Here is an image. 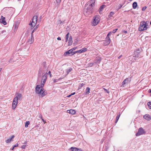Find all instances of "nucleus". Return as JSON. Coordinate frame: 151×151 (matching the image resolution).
Segmentation results:
<instances>
[{"instance_id":"dca6fc26","label":"nucleus","mask_w":151,"mask_h":151,"mask_svg":"<svg viewBox=\"0 0 151 151\" xmlns=\"http://www.w3.org/2000/svg\"><path fill=\"white\" fill-rule=\"evenodd\" d=\"M144 119L147 120L149 121L151 119V117L148 114H145L143 116Z\"/></svg>"},{"instance_id":"864d4df0","label":"nucleus","mask_w":151,"mask_h":151,"mask_svg":"<svg viewBox=\"0 0 151 151\" xmlns=\"http://www.w3.org/2000/svg\"><path fill=\"white\" fill-rule=\"evenodd\" d=\"M57 81H57V80H56V79H54V80L53 81H54V83H56V82H57Z\"/></svg>"},{"instance_id":"37998d69","label":"nucleus","mask_w":151,"mask_h":151,"mask_svg":"<svg viewBox=\"0 0 151 151\" xmlns=\"http://www.w3.org/2000/svg\"><path fill=\"white\" fill-rule=\"evenodd\" d=\"M57 3L60 4L61 2V0H56Z\"/></svg>"},{"instance_id":"6ab92c4d","label":"nucleus","mask_w":151,"mask_h":151,"mask_svg":"<svg viewBox=\"0 0 151 151\" xmlns=\"http://www.w3.org/2000/svg\"><path fill=\"white\" fill-rule=\"evenodd\" d=\"M14 137V135H12L10 138H9V139L6 140V142L7 143H9L10 142H11V141H13V138Z\"/></svg>"},{"instance_id":"c85d7f7f","label":"nucleus","mask_w":151,"mask_h":151,"mask_svg":"<svg viewBox=\"0 0 151 151\" xmlns=\"http://www.w3.org/2000/svg\"><path fill=\"white\" fill-rule=\"evenodd\" d=\"M90 90V88L89 87H87L86 89V94H88L89 93Z\"/></svg>"},{"instance_id":"b1692460","label":"nucleus","mask_w":151,"mask_h":151,"mask_svg":"<svg viewBox=\"0 0 151 151\" xmlns=\"http://www.w3.org/2000/svg\"><path fill=\"white\" fill-rule=\"evenodd\" d=\"M105 6V5H102L100 7L99 10V12L100 13V12L102 10L104 9V8Z\"/></svg>"},{"instance_id":"3c124183","label":"nucleus","mask_w":151,"mask_h":151,"mask_svg":"<svg viewBox=\"0 0 151 151\" xmlns=\"http://www.w3.org/2000/svg\"><path fill=\"white\" fill-rule=\"evenodd\" d=\"M148 92L151 93L150 96H151V89H150L148 90Z\"/></svg>"},{"instance_id":"ea45409f","label":"nucleus","mask_w":151,"mask_h":151,"mask_svg":"<svg viewBox=\"0 0 151 151\" xmlns=\"http://www.w3.org/2000/svg\"><path fill=\"white\" fill-rule=\"evenodd\" d=\"M122 6V5L121 4H120L118 6V9H121Z\"/></svg>"},{"instance_id":"7c9ffc66","label":"nucleus","mask_w":151,"mask_h":151,"mask_svg":"<svg viewBox=\"0 0 151 151\" xmlns=\"http://www.w3.org/2000/svg\"><path fill=\"white\" fill-rule=\"evenodd\" d=\"M140 52V50L139 49H137L135 52V53L139 54Z\"/></svg>"},{"instance_id":"f8f14e48","label":"nucleus","mask_w":151,"mask_h":151,"mask_svg":"<svg viewBox=\"0 0 151 151\" xmlns=\"http://www.w3.org/2000/svg\"><path fill=\"white\" fill-rule=\"evenodd\" d=\"M71 151H82V149L81 148H78L75 147H71L70 149Z\"/></svg>"},{"instance_id":"393cba45","label":"nucleus","mask_w":151,"mask_h":151,"mask_svg":"<svg viewBox=\"0 0 151 151\" xmlns=\"http://www.w3.org/2000/svg\"><path fill=\"white\" fill-rule=\"evenodd\" d=\"M85 84L84 83H80L78 87V89L79 90L81 88L83 87Z\"/></svg>"},{"instance_id":"603ef678","label":"nucleus","mask_w":151,"mask_h":151,"mask_svg":"<svg viewBox=\"0 0 151 151\" xmlns=\"http://www.w3.org/2000/svg\"><path fill=\"white\" fill-rule=\"evenodd\" d=\"M111 33V32H109V33L107 35V36H109V35H110Z\"/></svg>"},{"instance_id":"412c9836","label":"nucleus","mask_w":151,"mask_h":151,"mask_svg":"<svg viewBox=\"0 0 151 151\" xmlns=\"http://www.w3.org/2000/svg\"><path fill=\"white\" fill-rule=\"evenodd\" d=\"M129 79L128 78L124 79L122 83V86H124L125 84L129 82Z\"/></svg>"},{"instance_id":"ddd939ff","label":"nucleus","mask_w":151,"mask_h":151,"mask_svg":"<svg viewBox=\"0 0 151 151\" xmlns=\"http://www.w3.org/2000/svg\"><path fill=\"white\" fill-rule=\"evenodd\" d=\"M5 17H3L2 16H1V19H0V22L3 24L4 25H5L6 24V22L5 21Z\"/></svg>"},{"instance_id":"c03bdc74","label":"nucleus","mask_w":151,"mask_h":151,"mask_svg":"<svg viewBox=\"0 0 151 151\" xmlns=\"http://www.w3.org/2000/svg\"><path fill=\"white\" fill-rule=\"evenodd\" d=\"M47 75H48V74H49V75H50V77H51V72H50V71H49L48 72V73H47Z\"/></svg>"},{"instance_id":"338daca9","label":"nucleus","mask_w":151,"mask_h":151,"mask_svg":"<svg viewBox=\"0 0 151 151\" xmlns=\"http://www.w3.org/2000/svg\"><path fill=\"white\" fill-rule=\"evenodd\" d=\"M150 25H151V21H150Z\"/></svg>"},{"instance_id":"20e7f679","label":"nucleus","mask_w":151,"mask_h":151,"mask_svg":"<svg viewBox=\"0 0 151 151\" xmlns=\"http://www.w3.org/2000/svg\"><path fill=\"white\" fill-rule=\"evenodd\" d=\"M38 16L37 15L34 16L32 18L31 22L29 24V25L31 26V29H33L37 24V20Z\"/></svg>"},{"instance_id":"de8ad7c7","label":"nucleus","mask_w":151,"mask_h":151,"mask_svg":"<svg viewBox=\"0 0 151 151\" xmlns=\"http://www.w3.org/2000/svg\"><path fill=\"white\" fill-rule=\"evenodd\" d=\"M18 144H16L14 145L13 147H14V148H15V147H17L18 146Z\"/></svg>"},{"instance_id":"49530a36","label":"nucleus","mask_w":151,"mask_h":151,"mask_svg":"<svg viewBox=\"0 0 151 151\" xmlns=\"http://www.w3.org/2000/svg\"><path fill=\"white\" fill-rule=\"evenodd\" d=\"M26 147V145H23L22 146V149H25V148Z\"/></svg>"},{"instance_id":"79ce46f5","label":"nucleus","mask_w":151,"mask_h":151,"mask_svg":"<svg viewBox=\"0 0 151 151\" xmlns=\"http://www.w3.org/2000/svg\"><path fill=\"white\" fill-rule=\"evenodd\" d=\"M77 48L76 47H75L73 48H72L71 49L72 50V51L73 52V51L74 50H75Z\"/></svg>"},{"instance_id":"a19ab883","label":"nucleus","mask_w":151,"mask_h":151,"mask_svg":"<svg viewBox=\"0 0 151 151\" xmlns=\"http://www.w3.org/2000/svg\"><path fill=\"white\" fill-rule=\"evenodd\" d=\"M146 8H147L146 6L144 7H142V11H144L146 9Z\"/></svg>"},{"instance_id":"1a4fd4ad","label":"nucleus","mask_w":151,"mask_h":151,"mask_svg":"<svg viewBox=\"0 0 151 151\" xmlns=\"http://www.w3.org/2000/svg\"><path fill=\"white\" fill-rule=\"evenodd\" d=\"M144 133V131L142 127L140 128L138 130V132L136 133V136H138Z\"/></svg>"},{"instance_id":"774afa93","label":"nucleus","mask_w":151,"mask_h":151,"mask_svg":"<svg viewBox=\"0 0 151 151\" xmlns=\"http://www.w3.org/2000/svg\"><path fill=\"white\" fill-rule=\"evenodd\" d=\"M130 1H132V0H129Z\"/></svg>"},{"instance_id":"c756f323","label":"nucleus","mask_w":151,"mask_h":151,"mask_svg":"<svg viewBox=\"0 0 151 151\" xmlns=\"http://www.w3.org/2000/svg\"><path fill=\"white\" fill-rule=\"evenodd\" d=\"M30 122L29 121H27L25 123V127H28V125L29 124Z\"/></svg>"},{"instance_id":"58836bf2","label":"nucleus","mask_w":151,"mask_h":151,"mask_svg":"<svg viewBox=\"0 0 151 151\" xmlns=\"http://www.w3.org/2000/svg\"><path fill=\"white\" fill-rule=\"evenodd\" d=\"M118 30V29H116L114 30H113L112 32L114 33H115L116 32V31Z\"/></svg>"},{"instance_id":"423d86ee","label":"nucleus","mask_w":151,"mask_h":151,"mask_svg":"<svg viewBox=\"0 0 151 151\" xmlns=\"http://www.w3.org/2000/svg\"><path fill=\"white\" fill-rule=\"evenodd\" d=\"M47 72L46 73L44 74L43 73L42 74V79L41 81V83L42 84V85H44L47 80Z\"/></svg>"},{"instance_id":"e2e57ef3","label":"nucleus","mask_w":151,"mask_h":151,"mask_svg":"<svg viewBox=\"0 0 151 151\" xmlns=\"http://www.w3.org/2000/svg\"><path fill=\"white\" fill-rule=\"evenodd\" d=\"M118 120L116 119V120L115 121V123H116L117 122H118Z\"/></svg>"},{"instance_id":"4d7b16f0","label":"nucleus","mask_w":151,"mask_h":151,"mask_svg":"<svg viewBox=\"0 0 151 151\" xmlns=\"http://www.w3.org/2000/svg\"><path fill=\"white\" fill-rule=\"evenodd\" d=\"M41 119L43 122H44V123L45 122V121L44 119H43L42 118Z\"/></svg>"},{"instance_id":"2f4dec72","label":"nucleus","mask_w":151,"mask_h":151,"mask_svg":"<svg viewBox=\"0 0 151 151\" xmlns=\"http://www.w3.org/2000/svg\"><path fill=\"white\" fill-rule=\"evenodd\" d=\"M42 65L43 66V68H45V69L46 68V62H44L43 63Z\"/></svg>"},{"instance_id":"69168bd1","label":"nucleus","mask_w":151,"mask_h":151,"mask_svg":"<svg viewBox=\"0 0 151 151\" xmlns=\"http://www.w3.org/2000/svg\"><path fill=\"white\" fill-rule=\"evenodd\" d=\"M2 70V68H1L0 69V71H1Z\"/></svg>"},{"instance_id":"f257e3e1","label":"nucleus","mask_w":151,"mask_h":151,"mask_svg":"<svg viewBox=\"0 0 151 151\" xmlns=\"http://www.w3.org/2000/svg\"><path fill=\"white\" fill-rule=\"evenodd\" d=\"M95 0H91L87 3L84 9L85 14L89 15L92 14L94 10Z\"/></svg>"},{"instance_id":"9d476101","label":"nucleus","mask_w":151,"mask_h":151,"mask_svg":"<svg viewBox=\"0 0 151 151\" xmlns=\"http://www.w3.org/2000/svg\"><path fill=\"white\" fill-rule=\"evenodd\" d=\"M87 49L86 48L84 47V48H83L78 50L74 51V53L73 54H75L76 53H81L82 52H85L87 51Z\"/></svg>"},{"instance_id":"9b49d317","label":"nucleus","mask_w":151,"mask_h":151,"mask_svg":"<svg viewBox=\"0 0 151 151\" xmlns=\"http://www.w3.org/2000/svg\"><path fill=\"white\" fill-rule=\"evenodd\" d=\"M74 52H73L72 50L71 49L67 51L65 53L64 55H66L68 54L69 56H72L74 54Z\"/></svg>"},{"instance_id":"09e8293b","label":"nucleus","mask_w":151,"mask_h":151,"mask_svg":"<svg viewBox=\"0 0 151 151\" xmlns=\"http://www.w3.org/2000/svg\"><path fill=\"white\" fill-rule=\"evenodd\" d=\"M57 40H61V38H60V37H58L57 38Z\"/></svg>"},{"instance_id":"6e6d98bb","label":"nucleus","mask_w":151,"mask_h":151,"mask_svg":"<svg viewBox=\"0 0 151 151\" xmlns=\"http://www.w3.org/2000/svg\"><path fill=\"white\" fill-rule=\"evenodd\" d=\"M39 117L41 119L42 118V116L40 114L39 115Z\"/></svg>"},{"instance_id":"f3484780","label":"nucleus","mask_w":151,"mask_h":151,"mask_svg":"<svg viewBox=\"0 0 151 151\" xmlns=\"http://www.w3.org/2000/svg\"><path fill=\"white\" fill-rule=\"evenodd\" d=\"M43 69L42 67H41L39 69L38 72V77H40L42 72L43 71Z\"/></svg>"},{"instance_id":"bf43d9fd","label":"nucleus","mask_w":151,"mask_h":151,"mask_svg":"<svg viewBox=\"0 0 151 151\" xmlns=\"http://www.w3.org/2000/svg\"><path fill=\"white\" fill-rule=\"evenodd\" d=\"M71 96H72V95L70 94V95H68V96H67V97H70Z\"/></svg>"},{"instance_id":"f03ea898","label":"nucleus","mask_w":151,"mask_h":151,"mask_svg":"<svg viewBox=\"0 0 151 151\" xmlns=\"http://www.w3.org/2000/svg\"><path fill=\"white\" fill-rule=\"evenodd\" d=\"M44 86H42V84L41 83V85H37L36 86V93L39 94L40 97H42L47 94V92L44 91V89L43 88Z\"/></svg>"},{"instance_id":"e433bc0d","label":"nucleus","mask_w":151,"mask_h":151,"mask_svg":"<svg viewBox=\"0 0 151 151\" xmlns=\"http://www.w3.org/2000/svg\"><path fill=\"white\" fill-rule=\"evenodd\" d=\"M106 40H109V41H111L109 36H107V35L106 37Z\"/></svg>"},{"instance_id":"cd10ccee","label":"nucleus","mask_w":151,"mask_h":151,"mask_svg":"<svg viewBox=\"0 0 151 151\" xmlns=\"http://www.w3.org/2000/svg\"><path fill=\"white\" fill-rule=\"evenodd\" d=\"M39 24H37L36 25V27L34 29L32 33H34V32L37 29L38 27H39Z\"/></svg>"},{"instance_id":"a18cd8bd","label":"nucleus","mask_w":151,"mask_h":151,"mask_svg":"<svg viewBox=\"0 0 151 151\" xmlns=\"http://www.w3.org/2000/svg\"><path fill=\"white\" fill-rule=\"evenodd\" d=\"M60 24H63L64 23V21H62L60 20Z\"/></svg>"},{"instance_id":"72a5a7b5","label":"nucleus","mask_w":151,"mask_h":151,"mask_svg":"<svg viewBox=\"0 0 151 151\" xmlns=\"http://www.w3.org/2000/svg\"><path fill=\"white\" fill-rule=\"evenodd\" d=\"M114 12H111L110 13V14L109 15V17H112V16L114 14Z\"/></svg>"},{"instance_id":"0eeeda50","label":"nucleus","mask_w":151,"mask_h":151,"mask_svg":"<svg viewBox=\"0 0 151 151\" xmlns=\"http://www.w3.org/2000/svg\"><path fill=\"white\" fill-rule=\"evenodd\" d=\"M15 99H17V101H21L22 99V94L18 92H16L15 94Z\"/></svg>"},{"instance_id":"c9c22d12","label":"nucleus","mask_w":151,"mask_h":151,"mask_svg":"<svg viewBox=\"0 0 151 151\" xmlns=\"http://www.w3.org/2000/svg\"><path fill=\"white\" fill-rule=\"evenodd\" d=\"M94 63H89L88 64V66L90 67H92Z\"/></svg>"},{"instance_id":"4468645a","label":"nucleus","mask_w":151,"mask_h":151,"mask_svg":"<svg viewBox=\"0 0 151 151\" xmlns=\"http://www.w3.org/2000/svg\"><path fill=\"white\" fill-rule=\"evenodd\" d=\"M101 60V58L99 57H97L95 60L94 63L96 64L99 63Z\"/></svg>"},{"instance_id":"39448f33","label":"nucleus","mask_w":151,"mask_h":151,"mask_svg":"<svg viewBox=\"0 0 151 151\" xmlns=\"http://www.w3.org/2000/svg\"><path fill=\"white\" fill-rule=\"evenodd\" d=\"M99 22L100 19L99 16L96 15L93 17V20L91 22V24L92 26H96Z\"/></svg>"},{"instance_id":"0e129e2a","label":"nucleus","mask_w":151,"mask_h":151,"mask_svg":"<svg viewBox=\"0 0 151 151\" xmlns=\"http://www.w3.org/2000/svg\"><path fill=\"white\" fill-rule=\"evenodd\" d=\"M14 147H13L11 149L12 150H13L14 149Z\"/></svg>"},{"instance_id":"f704fd0d","label":"nucleus","mask_w":151,"mask_h":151,"mask_svg":"<svg viewBox=\"0 0 151 151\" xmlns=\"http://www.w3.org/2000/svg\"><path fill=\"white\" fill-rule=\"evenodd\" d=\"M147 105L150 109H151V102H148Z\"/></svg>"},{"instance_id":"680f3d73","label":"nucleus","mask_w":151,"mask_h":151,"mask_svg":"<svg viewBox=\"0 0 151 151\" xmlns=\"http://www.w3.org/2000/svg\"><path fill=\"white\" fill-rule=\"evenodd\" d=\"M118 120L116 119V120L115 121V123H116L117 122H118Z\"/></svg>"},{"instance_id":"bb28decb","label":"nucleus","mask_w":151,"mask_h":151,"mask_svg":"<svg viewBox=\"0 0 151 151\" xmlns=\"http://www.w3.org/2000/svg\"><path fill=\"white\" fill-rule=\"evenodd\" d=\"M72 70V68H69L67 70L66 73L67 74H68Z\"/></svg>"},{"instance_id":"473e14b6","label":"nucleus","mask_w":151,"mask_h":151,"mask_svg":"<svg viewBox=\"0 0 151 151\" xmlns=\"http://www.w3.org/2000/svg\"><path fill=\"white\" fill-rule=\"evenodd\" d=\"M139 54H136L134 52V54L133 57H135L136 58H138L139 57Z\"/></svg>"},{"instance_id":"052dcab7","label":"nucleus","mask_w":151,"mask_h":151,"mask_svg":"<svg viewBox=\"0 0 151 151\" xmlns=\"http://www.w3.org/2000/svg\"><path fill=\"white\" fill-rule=\"evenodd\" d=\"M75 94V92H74L72 93H71V94L72 95H73Z\"/></svg>"},{"instance_id":"a211bd4d","label":"nucleus","mask_w":151,"mask_h":151,"mask_svg":"<svg viewBox=\"0 0 151 151\" xmlns=\"http://www.w3.org/2000/svg\"><path fill=\"white\" fill-rule=\"evenodd\" d=\"M67 112L71 114H76V111L73 109L68 110L67 111Z\"/></svg>"},{"instance_id":"aec40b11","label":"nucleus","mask_w":151,"mask_h":151,"mask_svg":"<svg viewBox=\"0 0 151 151\" xmlns=\"http://www.w3.org/2000/svg\"><path fill=\"white\" fill-rule=\"evenodd\" d=\"M73 42L72 37L71 36H70L69 38L68 42V45L69 46L71 45Z\"/></svg>"},{"instance_id":"6e6552de","label":"nucleus","mask_w":151,"mask_h":151,"mask_svg":"<svg viewBox=\"0 0 151 151\" xmlns=\"http://www.w3.org/2000/svg\"><path fill=\"white\" fill-rule=\"evenodd\" d=\"M18 104V101L17 99L14 98L12 104V107L13 109H14Z\"/></svg>"},{"instance_id":"a878e982","label":"nucleus","mask_w":151,"mask_h":151,"mask_svg":"<svg viewBox=\"0 0 151 151\" xmlns=\"http://www.w3.org/2000/svg\"><path fill=\"white\" fill-rule=\"evenodd\" d=\"M69 33L68 32L67 33V34L66 35L65 38V42H67L68 40V38H69Z\"/></svg>"},{"instance_id":"8fccbe9b","label":"nucleus","mask_w":151,"mask_h":151,"mask_svg":"<svg viewBox=\"0 0 151 151\" xmlns=\"http://www.w3.org/2000/svg\"><path fill=\"white\" fill-rule=\"evenodd\" d=\"M123 33L126 34L127 33V32L126 31L124 30L123 31Z\"/></svg>"},{"instance_id":"2eb2a0df","label":"nucleus","mask_w":151,"mask_h":151,"mask_svg":"<svg viewBox=\"0 0 151 151\" xmlns=\"http://www.w3.org/2000/svg\"><path fill=\"white\" fill-rule=\"evenodd\" d=\"M34 41V37L33 33H31V37L29 40L28 42L30 44L32 43Z\"/></svg>"},{"instance_id":"4be33fe9","label":"nucleus","mask_w":151,"mask_h":151,"mask_svg":"<svg viewBox=\"0 0 151 151\" xmlns=\"http://www.w3.org/2000/svg\"><path fill=\"white\" fill-rule=\"evenodd\" d=\"M110 42V41L109 40H106L104 42H103V45L104 46H106L108 45Z\"/></svg>"},{"instance_id":"13d9d810","label":"nucleus","mask_w":151,"mask_h":151,"mask_svg":"<svg viewBox=\"0 0 151 151\" xmlns=\"http://www.w3.org/2000/svg\"><path fill=\"white\" fill-rule=\"evenodd\" d=\"M122 55H120V56H119L118 57V58H119V59H120V58L122 57Z\"/></svg>"},{"instance_id":"5701e85b","label":"nucleus","mask_w":151,"mask_h":151,"mask_svg":"<svg viewBox=\"0 0 151 151\" xmlns=\"http://www.w3.org/2000/svg\"><path fill=\"white\" fill-rule=\"evenodd\" d=\"M137 6V3L136 2H134L132 4V7L133 9H135Z\"/></svg>"},{"instance_id":"7ed1b4c3","label":"nucleus","mask_w":151,"mask_h":151,"mask_svg":"<svg viewBox=\"0 0 151 151\" xmlns=\"http://www.w3.org/2000/svg\"><path fill=\"white\" fill-rule=\"evenodd\" d=\"M147 21H142L139 23V26L138 28L139 30L142 32L146 30L148 28Z\"/></svg>"},{"instance_id":"4c0bfd02","label":"nucleus","mask_w":151,"mask_h":151,"mask_svg":"<svg viewBox=\"0 0 151 151\" xmlns=\"http://www.w3.org/2000/svg\"><path fill=\"white\" fill-rule=\"evenodd\" d=\"M120 112H119V114L118 115V116H117L116 117V119H117L118 120H119V117L120 116Z\"/></svg>"},{"instance_id":"5fc2aeb1","label":"nucleus","mask_w":151,"mask_h":151,"mask_svg":"<svg viewBox=\"0 0 151 151\" xmlns=\"http://www.w3.org/2000/svg\"><path fill=\"white\" fill-rule=\"evenodd\" d=\"M104 90L106 91V92H107V93H109V91H107V90H106V89H105V88H104Z\"/></svg>"}]
</instances>
